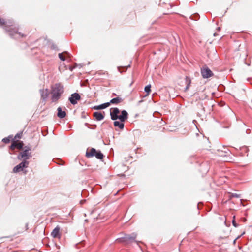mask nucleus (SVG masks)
Returning <instances> with one entry per match:
<instances>
[{"label":"nucleus","mask_w":252,"mask_h":252,"mask_svg":"<svg viewBox=\"0 0 252 252\" xmlns=\"http://www.w3.org/2000/svg\"><path fill=\"white\" fill-rule=\"evenodd\" d=\"M63 93L64 88L61 84L57 83L52 87L51 94H62Z\"/></svg>","instance_id":"4"},{"label":"nucleus","mask_w":252,"mask_h":252,"mask_svg":"<svg viewBox=\"0 0 252 252\" xmlns=\"http://www.w3.org/2000/svg\"><path fill=\"white\" fill-rule=\"evenodd\" d=\"M29 164V161H26L25 160H23L20 163L13 168V172L17 173L20 171H22L25 174H26L27 171L25 169L28 167Z\"/></svg>","instance_id":"3"},{"label":"nucleus","mask_w":252,"mask_h":252,"mask_svg":"<svg viewBox=\"0 0 252 252\" xmlns=\"http://www.w3.org/2000/svg\"><path fill=\"white\" fill-rule=\"evenodd\" d=\"M211 94H212V95L215 94V93L214 92L212 93Z\"/></svg>","instance_id":"37"},{"label":"nucleus","mask_w":252,"mask_h":252,"mask_svg":"<svg viewBox=\"0 0 252 252\" xmlns=\"http://www.w3.org/2000/svg\"><path fill=\"white\" fill-rule=\"evenodd\" d=\"M59 57L60 59V60H61L62 61H65V58L63 56V53L59 54Z\"/></svg>","instance_id":"25"},{"label":"nucleus","mask_w":252,"mask_h":252,"mask_svg":"<svg viewBox=\"0 0 252 252\" xmlns=\"http://www.w3.org/2000/svg\"><path fill=\"white\" fill-rule=\"evenodd\" d=\"M57 116L63 119L65 117L66 115V113L65 110H63L61 107H59L57 108Z\"/></svg>","instance_id":"12"},{"label":"nucleus","mask_w":252,"mask_h":252,"mask_svg":"<svg viewBox=\"0 0 252 252\" xmlns=\"http://www.w3.org/2000/svg\"><path fill=\"white\" fill-rule=\"evenodd\" d=\"M130 67V65L129 64L127 66V67Z\"/></svg>","instance_id":"42"},{"label":"nucleus","mask_w":252,"mask_h":252,"mask_svg":"<svg viewBox=\"0 0 252 252\" xmlns=\"http://www.w3.org/2000/svg\"><path fill=\"white\" fill-rule=\"evenodd\" d=\"M201 73L204 78H208L213 75L212 71L206 66L201 69Z\"/></svg>","instance_id":"6"},{"label":"nucleus","mask_w":252,"mask_h":252,"mask_svg":"<svg viewBox=\"0 0 252 252\" xmlns=\"http://www.w3.org/2000/svg\"><path fill=\"white\" fill-rule=\"evenodd\" d=\"M0 25L1 26L5 25L4 29L7 32H9V35L12 38L23 36V35L21 34V33L18 32L17 29L14 26L12 22H5L3 19L0 18Z\"/></svg>","instance_id":"1"},{"label":"nucleus","mask_w":252,"mask_h":252,"mask_svg":"<svg viewBox=\"0 0 252 252\" xmlns=\"http://www.w3.org/2000/svg\"><path fill=\"white\" fill-rule=\"evenodd\" d=\"M110 106V102L104 103L99 105L95 106L93 107L94 110H101L104 109Z\"/></svg>","instance_id":"13"},{"label":"nucleus","mask_w":252,"mask_h":252,"mask_svg":"<svg viewBox=\"0 0 252 252\" xmlns=\"http://www.w3.org/2000/svg\"><path fill=\"white\" fill-rule=\"evenodd\" d=\"M128 118V113L126 110H122L121 115H119V119L121 122H124Z\"/></svg>","instance_id":"9"},{"label":"nucleus","mask_w":252,"mask_h":252,"mask_svg":"<svg viewBox=\"0 0 252 252\" xmlns=\"http://www.w3.org/2000/svg\"><path fill=\"white\" fill-rule=\"evenodd\" d=\"M12 137V135H9L7 137L4 138L2 141L5 143H9Z\"/></svg>","instance_id":"21"},{"label":"nucleus","mask_w":252,"mask_h":252,"mask_svg":"<svg viewBox=\"0 0 252 252\" xmlns=\"http://www.w3.org/2000/svg\"><path fill=\"white\" fill-rule=\"evenodd\" d=\"M142 101H143V100H140V101H139L138 103H141V102H142Z\"/></svg>","instance_id":"35"},{"label":"nucleus","mask_w":252,"mask_h":252,"mask_svg":"<svg viewBox=\"0 0 252 252\" xmlns=\"http://www.w3.org/2000/svg\"><path fill=\"white\" fill-rule=\"evenodd\" d=\"M24 144L22 141H13L10 147L12 150L16 149L21 150L23 149Z\"/></svg>","instance_id":"7"},{"label":"nucleus","mask_w":252,"mask_h":252,"mask_svg":"<svg viewBox=\"0 0 252 252\" xmlns=\"http://www.w3.org/2000/svg\"><path fill=\"white\" fill-rule=\"evenodd\" d=\"M191 83V80L190 78L188 76H186L185 78L186 87L184 88L185 91L187 90L189 88Z\"/></svg>","instance_id":"16"},{"label":"nucleus","mask_w":252,"mask_h":252,"mask_svg":"<svg viewBox=\"0 0 252 252\" xmlns=\"http://www.w3.org/2000/svg\"><path fill=\"white\" fill-rule=\"evenodd\" d=\"M60 227L59 226H57L53 230L51 233V236L53 238H59L60 237Z\"/></svg>","instance_id":"10"},{"label":"nucleus","mask_w":252,"mask_h":252,"mask_svg":"<svg viewBox=\"0 0 252 252\" xmlns=\"http://www.w3.org/2000/svg\"><path fill=\"white\" fill-rule=\"evenodd\" d=\"M137 237V234L135 233H133L131 234L125 235L124 237L117 239L116 241L121 243H125L126 244H129L132 242H135L138 244V242L135 240Z\"/></svg>","instance_id":"2"},{"label":"nucleus","mask_w":252,"mask_h":252,"mask_svg":"<svg viewBox=\"0 0 252 252\" xmlns=\"http://www.w3.org/2000/svg\"><path fill=\"white\" fill-rule=\"evenodd\" d=\"M69 69H70V70L71 71H72V70H73V67H72L71 66H70V67H69Z\"/></svg>","instance_id":"32"},{"label":"nucleus","mask_w":252,"mask_h":252,"mask_svg":"<svg viewBox=\"0 0 252 252\" xmlns=\"http://www.w3.org/2000/svg\"><path fill=\"white\" fill-rule=\"evenodd\" d=\"M52 102H56L60 98L61 95H52Z\"/></svg>","instance_id":"24"},{"label":"nucleus","mask_w":252,"mask_h":252,"mask_svg":"<svg viewBox=\"0 0 252 252\" xmlns=\"http://www.w3.org/2000/svg\"><path fill=\"white\" fill-rule=\"evenodd\" d=\"M45 96V97H44L43 98V99H45L46 98H47V96H48L47 95H42V96Z\"/></svg>","instance_id":"30"},{"label":"nucleus","mask_w":252,"mask_h":252,"mask_svg":"<svg viewBox=\"0 0 252 252\" xmlns=\"http://www.w3.org/2000/svg\"><path fill=\"white\" fill-rule=\"evenodd\" d=\"M122 100H123L121 98H120L119 97H117L116 98L112 99L109 102H110V104L112 103V104H118V103H120L121 102H122Z\"/></svg>","instance_id":"18"},{"label":"nucleus","mask_w":252,"mask_h":252,"mask_svg":"<svg viewBox=\"0 0 252 252\" xmlns=\"http://www.w3.org/2000/svg\"><path fill=\"white\" fill-rule=\"evenodd\" d=\"M240 194H238L237 193H232L231 195L232 197H236V198H240Z\"/></svg>","instance_id":"27"},{"label":"nucleus","mask_w":252,"mask_h":252,"mask_svg":"<svg viewBox=\"0 0 252 252\" xmlns=\"http://www.w3.org/2000/svg\"><path fill=\"white\" fill-rule=\"evenodd\" d=\"M21 136H22V134L21 133H17L15 136L14 139H17V138L20 139L21 138Z\"/></svg>","instance_id":"28"},{"label":"nucleus","mask_w":252,"mask_h":252,"mask_svg":"<svg viewBox=\"0 0 252 252\" xmlns=\"http://www.w3.org/2000/svg\"><path fill=\"white\" fill-rule=\"evenodd\" d=\"M94 116L97 121H101L104 118V115L100 112H95L94 113Z\"/></svg>","instance_id":"14"},{"label":"nucleus","mask_w":252,"mask_h":252,"mask_svg":"<svg viewBox=\"0 0 252 252\" xmlns=\"http://www.w3.org/2000/svg\"><path fill=\"white\" fill-rule=\"evenodd\" d=\"M64 53L65 54L67 55H69V53H68V52H66H66H64Z\"/></svg>","instance_id":"33"},{"label":"nucleus","mask_w":252,"mask_h":252,"mask_svg":"<svg viewBox=\"0 0 252 252\" xmlns=\"http://www.w3.org/2000/svg\"><path fill=\"white\" fill-rule=\"evenodd\" d=\"M94 156L98 159H102L103 158V154L99 151L96 152Z\"/></svg>","instance_id":"20"},{"label":"nucleus","mask_w":252,"mask_h":252,"mask_svg":"<svg viewBox=\"0 0 252 252\" xmlns=\"http://www.w3.org/2000/svg\"><path fill=\"white\" fill-rule=\"evenodd\" d=\"M112 94L115 95L116 94L115 93H113Z\"/></svg>","instance_id":"41"},{"label":"nucleus","mask_w":252,"mask_h":252,"mask_svg":"<svg viewBox=\"0 0 252 252\" xmlns=\"http://www.w3.org/2000/svg\"><path fill=\"white\" fill-rule=\"evenodd\" d=\"M120 111L118 108H113V110L110 112L111 118L113 120H116L119 118L118 114Z\"/></svg>","instance_id":"8"},{"label":"nucleus","mask_w":252,"mask_h":252,"mask_svg":"<svg viewBox=\"0 0 252 252\" xmlns=\"http://www.w3.org/2000/svg\"><path fill=\"white\" fill-rule=\"evenodd\" d=\"M32 149V148H31V147L27 146L24 147V149Z\"/></svg>","instance_id":"29"},{"label":"nucleus","mask_w":252,"mask_h":252,"mask_svg":"<svg viewBox=\"0 0 252 252\" xmlns=\"http://www.w3.org/2000/svg\"><path fill=\"white\" fill-rule=\"evenodd\" d=\"M97 151L94 148H91L89 152L87 151L86 153V156L87 158L92 157L95 156L96 154Z\"/></svg>","instance_id":"15"},{"label":"nucleus","mask_w":252,"mask_h":252,"mask_svg":"<svg viewBox=\"0 0 252 252\" xmlns=\"http://www.w3.org/2000/svg\"><path fill=\"white\" fill-rule=\"evenodd\" d=\"M224 149L225 150L224 151H222V154L220 155V156L222 158H223V156L225 155H228L229 153H230V151L228 149L226 148H224Z\"/></svg>","instance_id":"22"},{"label":"nucleus","mask_w":252,"mask_h":252,"mask_svg":"<svg viewBox=\"0 0 252 252\" xmlns=\"http://www.w3.org/2000/svg\"><path fill=\"white\" fill-rule=\"evenodd\" d=\"M81 99V95H71V97L69 98V100L70 103L75 105L77 103V101Z\"/></svg>","instance_id":"11"},{"label":"nucleus","mask_w":252,"mask_h":252,"mask_svg":"<svg viewBox=\"0 0 252 252\" xmlns=\"http://www.w3.org/2000/svg\"><path fill=\"white\" fill-rule=\"evenodd\" d=\"M218 30L219 31L220 30V27H218Z\"/></svg>","instance_id":"38"},{"label":"nucleus","mask_w":252,"mask_h":252,"mask_svg":"<svg viewBox=\"0 0 252 252\" xmlns=\"http://www.w3.org/2000/svg\"><path fill=\"white\" fill-rule=\"evenodd\" d=\"M232 224L235 227H237L238 226V225L236 223L235 220V216H233V219L232 220Z\"/></svg>","instance_id":"26"},{"label":"nucleus","mask_w":252,"mask_h":252,"mask_svg":"<svg viewBox=\"0 0 252 252\" xmlns=\"http://www.w3.org/2000/svg\"><path fill=\"white\" fill-rule=\"evenodd\" d=\"M123 123L124 122H121V121L119 122V121H115L114 122V125L116 127H118L121 129H123L124 127V124Z\"/></svg>","instance_id":"17"},{"label":"nucleus","mask_w":252,"mask_h":252,"mask_svg":"<svg viewBox=\"0 0 252 252\" xmlns=\"http://www.w3.org/2000/svg\"><path fill=\"white\" fill-rule=\"evenodd\" d=\"M216 35H217V33H215L214 34V36H216Z\"/></svg>","instance_id":"36"},{"label":"nucleus","mask_w":252,"mask_h":252,"mask_svg":"<svg viewBox=\"0 0 252 252\" xmlns=\"http://www.w3.org/2000/svg\"><path fill=\"white\" fill-rule=\"evenodd\" d=\"M232 159V158L230 157V153L228 155H225L223 158H221V160L225 162H230Z\"/></svg>","instance_id":"19"},{"label":"nucleus","mask_w":252,"mask_h":252,"mask_svg":"<svg viewBox=\"0 0 252 252\" xmlns=\"http://www.w3.org/2000/svg\"><path fill=\"white\" fill-rule=\"evenodd\" d=\"M31 151V149H24V150L20 152L17 156V158L19 160H25L26 161H28L27 160L29 159L32 158V155L29 151Z\"/></svg>","instance_id":"5"},{"label":"nucleus","mask_w":252,"mask_h":252,"mask_svg":"<svg viewBox=\"0 0 252 252\" xmlns=\"http://www.w3.org/2000/svg\"><path fill=\"white\" fill-rule=\"evenodd\" d=\"M244 234H245L244 232L242 233V235H243Z\"/></svg>","instance_id":"43"},{"label":"nucleus","mask_w":252,"mask_h":252,"mask_svg":"<svg viewBox=\"0 0 252 252\" xmlns=\"http://www.w3.org/2000/svg\"><path fill=\"white\" fill-rule=\"evenodd\" d=\"M118 69L119 71L120 72H121V70H120V67H118Z\"/></svg>","instance_id":"34"},{"label":"nucleus","mask_w":252,"mask_h":252,"mask_svg":"<svg viewBox=\"0 0 252 252\" xmlns=\"http://www.w3.org/2000/svg\"><path fill=\"white\" fill-rule=\"evenodd\" d=\"M199 204H200V203H198V204L197 207H198V206L199 205ZM198 208L199 209V208Z\"/></svg>","instance_id":"40"},{"label":"nucleus","mask_w":252,"mask_h":252,"mask_svg":"<svg viewBox=\"0 0 252 252\" xmlns=\"http://www.w3.org/2000/svg\"><path fill=\"white\" fill-rule=\"evenodd\" d=\"M71 94H74V95H76V94H78V93H74Z\"/></svg>","instance_id":"31"},{"label":"nucleus","mask_w":252,"mask_h":252,"mask_svg":"<svg viewBox=\"0 0 252 252\" xmlns=\"http://www.w3.org/2000/svg\"><path fill=\"white\" fill-rule=\"evenodd\" d=\"M151 85H148L146 86H145L144 90L145 92L147 94H149L151 92Z\"/></svg>","instance_id":"23"},{"label":"nucleus","mask_w":252,"mask_h":252,"mask_svg":"<svg viewBox=\"0 0 252 252\" xmlns=\"http://www.w3.org/2000/svg\"><path fill=\"white\" fill-rule=\"evenodd\" d=\"M152 94L154 95V94H157L156 93H153Z\"/></svg>","instance_id":"39"}]
</instances>
